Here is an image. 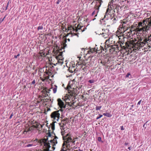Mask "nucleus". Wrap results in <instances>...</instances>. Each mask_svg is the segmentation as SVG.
<instances>
[{"mask_svg": "<svg viewBox=\"0 0 151 151\" xmlns=\"http://www.w3.org/2000/svg\"><path fill=\"white\" fill-rule=\"evenodd\" d=\"M66 40L64 42L62 43L61 44L60 47H59L57 45L55 47L53 50V52L54 55L56 56V58L57 60V63H55L50 64L43 68L39 69V74L40 73H42L43 77H40V79L43 81L48 79L50 76L52 74H54L55 72V69L53 65H56L59 63V60H62V54L63 52L64 51V49L66 47L67 45L66 44Z\"/></svg>", "mask_w": 151, "mask_h": 151, "instance_id": "obj_1", "label": "nucleus"}, {"mask_svg": "<svg viewBox=\"0 0 151 151\" xmlns=\"http://www.w3.org/2000/svg\"><path fill=\"white\" fill-rule=\"evenodd\" d=\"M151 27V17L143 20L137 23L134 22L130 27V30L135 32L136 34L141 33L149 30Z\"/></svg>", "mask_w": 151, "mask_h": 151, "instance_id": "obj_2", "label": "nucleus"}, {"mask_svg": "<svg viewBox=\"0 0 151 151\" xmlns=\"http://www.w3.org/2000/svg\"><path fill=\"white\" fill-rule=\"evenodd\" d=\"M58 137L55 136L54 138L53 139L49 141L48 138H44L40 139H36L34 140V141H36L37 144H39L40 145H44L43 150L39 149L36 151H52L54 150L55 147V146L57 144L58 142L57 139Z\"/></svg>", "mask_w": 151, "mask_h": 151, "instance_id": "obj_3", "label": "nucleus"}, {"mask_svg": "<svg viewBox=\"0 0 151 151\" xmlns=\"http://www.w3.org/2000/svg\"><path fill=\"white\" fill-rule=\"evenodd\" d=\"M63 131H62V134L63 136V139L64 141L63 144L62 149L60 151H67L68 150H71V149H75L76 148V147L75 139H72L69 133L64 136L63 133Z\"/></svg>", "mask_w": 151, "mask_h": 151, "instance_id": "obj_4", "label": "nucleus"}, {"mask_svg": "<svg viewBox=\"0 0 151 151\" xmlns=\"http://www.w3.org/2000/svg\"><path fill=\"white\" fill-rule=\"evenodd\" d=\"M86 29L85 26L80 25L79 24H76L73 26H68V29H66V31L72 35H76L78 37L80 33L84 31Z\"/></svg>", "mask_w": 151, "mask_h": 151, "instance_id": "obj_5", "label": "nucleus"}, {"mask_svg": "<svg viewBox=\"0 0 151 151\" xmlns=\"http://www.w3.org/2000/svg\"><path fill=\"white\" fill-rule=\"evenodd\" d=\"M137 41L136 42V46L137 47H139V49L144 47L147 44L149 47L148 50L151 47V34L148 35H142L140 37H137Z\"/></svg>", "mask_w": 151, "mask_h": 151, "instance_id": "obj_6", "label": "nucleus"}, {"mask_svg": "<svg viewBox=\"0 0 151 151\" xmlns=\"http://www.w3.org/2000/svg\"><path fill=\"white\" fill-rule=\"evenodd\" d=\"M120 38H119V40L117 41L118 45L119 47V49L121 50L122 49H125L127 48L130 49L131 47L133 48V50H139V47H137L136 46V42L137 41V39H136L134 41L127 42H124V40L120 41Z\"/></svg>", "mask_w": 151, "mask_h": 151, "instance_id": "obj_7", "label": "nucleus"}, {"mask_svg": "<svg viewBox=\"0 0 151 151\" xmlns=\"http://www.w3.org/2000/svg\"><path fill=\"white\" fill-rule=\"evenodd\" d=\"M79 88L76 87L75 88L73 85H70L69 83L66 87V89L68 90V94H66L64 98L63 99L66 103H69L70 99L73 97H75L76 94L77 89L79 90Z\"/></svg>", "mask_w": 151, "mask_h": 151, "instance_id": "obj_8", "label": "nucleus"}, {"mask_svg": "<svg viewBox=\"0 0 151 151\" xmlns=\"http://www.w3.org/2000/svg\"><path fill=\"white\" fill-rule=\"evenodd\" d=\"M121 24L119 27L120 28L118 29L117 31L119 32L122 33L123 32L122 30L128 29L130 28L132 22L127 18L121 20Z\"/></svg>", "mask_w": 151, "mask_h": 151, "instance_id": "obj_9", "label": "nucleus"}, {"mask_svg": "<svg viewBox=\"0 0 151 151\" xmlns=\"http://www.w3.org/2000/svg\"><path fill=\"white\" fill-rule=\"evenodd\" d=\"M91 57L89 56L87 58L83 60V61H79L76 63V66L79 68H82L83 69L85 67L83 68V66L85 65H90L91 64Z\"/></svg>", "mask_w": 151, "mask_h": 151, "instance_id": "obj_10", "label": "nucleus"}, {"mask_svg": "<svg viewBox=\"0 0 151 151\" xmlns=\"http://www.w3.org/2000/svg\"><path fill=\"white\" fill-rule=\"evenodd\" d=\"M60 110L54 111L50 114V117L55 122L58 121L60 119Z\"/></svg>", "mask_w": 151, "mask_h": 151, "instance_id": "obj_11", "label": "nucleus"}, {"mask_svg": "<svg viewBox=\"0 0 151 151\" xmlns=\"http://www.w3.org/2000/svg\"><path fill=\"white\" fill-rule=\"evenodd\" d=\"M111 45L106 43L105 44V45L102 44L101 45L100 47V49L101 50V52H103L104 51L106 52L107 51H109L110 52V48Z\"/></svg>", "mask_w": 151, "mask_h": 151, "instance_id": "obj_12", "label": "nucleus"}, {"mask_svg": "<svg viewBox=\"0 0 151 151\" xmlns=\"http://www.w3.org/2000/svg\"><path fill=\"white\" fill-rule=\"evenodd\" d=\"M116 37H109V39L106 41L105 44H107L110 45H116L117 44V42H116L115 41Z\"/></svg>", "mask_w": 151, "mask_h": 151, "instance_id": "obj_13", "label": "nucleus"}, {"mask_svg": "<svg viewBox=\"0 0 151 151\" xmlns=\"http://www.w3.org/2000/svg\"><path fill=\"white\" fill-rule=\"evenodd\" d=\"M41 94L39 96L38 99H41V98H45L49 94V92L47 91L46 88H44L41 91Z\"/></svg>", "mask_w": 151, "mask_h": 151, "instance_id": "obj_14", "label": "nucleus"}, {"mask_svg": "<svg viewBox=\"0 0 151 151\" xmlns=\"http://www.w3.org/2000/svg\"><path fill=\"white\" fill-rule=\"evenodd\" d=\"M128 29H125L122 30V31L123 32V37L126 38H128L131 37L132 36V31L130 29L129 31H128Z\"/></svg>", "mask_w": 151, "mask_h": 151, "instance_id": "obj_15", "label": "nucleus"}, {"mask_svg": "<svg viewBox=\"0 0 151 151\" xmlns=\"http://www.w3.org/2000/svg\"><path fill=\"white\" fill-rule=\"evenodd\" d=\"M57 101L58 102V104L61 109L60 110L62 111H63L62 109L63 108L65 109L66 107V106L64 104L63 102L60 99H57Z\"/></svg>", "mask_w": 151, "mask_h": 151, "instance_id": "obj_16", "label": "nucleus"}, {"mask_svg": "<svg viewBox=\"0 0 151 151\" xmlns=\"http://www.w3.org/2000/svg\"><path fill=\"white\" fill-rule=\"evenodd\" d=\"M110 52L111 53H113L114 51H117L116 50H121V49H119V45L118 44L116 45H111Z\"/></svg>", "mask_w": 151, "mask_h": 151, "instance_id": "obj_17", "label": "nucleus"}, {"mask_svg": "<svg viewBox=\"0 0 151 151\" xmlns=\"http://www.w3.org/2000/svg\"><path fill=\"white\" fill-rule=\"evenodd\" d=\"M76 66V68H78V67L76 66V65L74 63H71L70 65V67L69 68L68 70L69 71V72L70 73H73L74 72L75 70V67ZM79 66H78V68L79 69H81V68H79Z\"/></svg>", "mask_w": 151, "mask_h": 151, "instance_id": "obj_18", "label": "nucleus"}, {"mask_svg": "<svg viewBox=\"0 0 151 151\" xmlns=\"http://www.w3.org/2000/svg\"><path fill=\"white\" fill-rule=\"evenodd\" d=\"M98 2H96V4L95 5L94 7V9H99V7L101 6V4L103 2L102 0H96Z\"/></svg>", "mask_w": 151, "mask_h": 151, "instance_id": "obj_19", "label": "nucleus"}, {"mask_svg": "<svg viewBox=\"0 0 151 151\" xmlns=\"http://www.w3.org/2000/svg\"><path fill=\"white\" fill-rule=\"evenodd\" d=\"M110 63V60L107 58H106L104 60L103 59L102 60H101L100 63H101L103 65H107L109 64Z\"/></svg>", "mask_w": 151, "mask_h": 151, "instance_id": "obj_20", "label": "nucleus"}, {"mask_svg": "<svg viewBox=\"0 0 151 151\" xmlns=\"http://www.w3.org/2000/svg\"><path fill=\"white\" fill-rule=\"evenodd\" d=\"M111 21L112 22L111 24H113L115 23L117 20L116 17H115V15L114 14L113 15L111 16Z\"/></svg>", "mask_w": 151, "mask_h": 151, "instance_id": "obj_21", "label": "nucleus"}, {"mask_svg": "<svg viewBox=\"0 0 151 151\" xmlns=\"http://www.w3.org/2000/svg\"><path fill=\"white\" fill-rule=\"evenodd\" d=\"M39 99L41 100V101H42L43 104L45 105H47V102L50 101V100L49 99H45V98H41V99Z\"/></svg>", "mask_w": 151, "mask_h": 151, "instance_id": "obj_22", "label": "nucleus"}, {"mask_svg": "<svg viewBox=\"0 0 151 151\" xmlns=\"http://www.w3.org/2000/svg\"><path fill=\"white\" fill-rule=\"evenodd\" d=\"M95 50H96L95 48H92L90 50H87V53H86V55L87 54H90L93 52H94L96 51Z\"/></svg>", "mask_w": 151, "mask_h": 151, "instance_id": "obj_23", "label": "nucleus"}, {"mask_svg": "<svg viewBox=\"0 0 151 151\" xmlns=\"http://www.w3.org/2000/svg\"><path fill=\"white\" fill-rule=\"evenodd\" d=\"M95 9V10H94V11H93V12L92 13V15L93 16L95 14H96L95 15V17H96L97 16V13H98L99 12V9L98 10V9Z\"/></svg>", "mask_w": 151, "mask_h": 151, "instance_id": "obj_24", "label": "nucleus"}, {"mask_svg": "<svg viewBox=\"0 0 151 151\" xmlns=\"http://www.w3.org/2000/svg\"><path fill=\"white\" fill-rule=\"evenodd\" d=\"M103 115H104V116H107V117H111L112 116L111 114H110L109 113H107V112L103 113Z\"/></svg>", "mask_w": 151, "mask_h": 151, "instance_id": "obj_25", "label": "nucleus"}, {"mask_svg": "<svg viewBox=\"0 0 151 151\" xmlns=\"http://www.w3.org/2000/svg\"><path fill=\"white\" fill-rule=\"evenodd\" d=\"M29 131L28 127H26L25 129L24 130L23 132V133L24 134H26L27 132Z\"/></svg>", "mask_w": 151, "mask_h": 151, "instance_id": "obj_26", "label": "nucleus"}, {"mask_svg": "<svg viewBox=\"0 0 151 151\" xmlns=\"http://www.w3.org/2000/svg\"><path fill=\"white\" fill-rule=\"evenodd\" d=\"M43 55H41L40 54H39V53L37 54V57L39 59H41L42 60L43 59V58H44L43 57Z\"/></svg>", "mask_w": 151, "mask_h": 151, "instance_id": "obj_27", "label": "nucleus"}, {"mask_svg": "<svg viewBox=\"0 0 151 151\" xmlns=\"http://www.w3.org/2000/svg\"><path fill=\"white\" fill-rule=\"evenodd\" d=\"M54 123H55V122H54L50 124L51 125V129L52 130H54L55 129Z\"/></svg>", "mask_w": 151, "mask_h": 151, "instance_id": "obj_28", "label": "nucleus"}, {"mask_svg": "<svg viewBox=\"0 0 151 151\" xmlns=\"http://www.w3.org/2000/svg\"><path fill=\"white\" fill-rule=\"evenodd\" d=\"M34 125H32L31 126H30L29 127H28L29 129V131H30L32 130L33 129H34Z\"/></svg>", "mask_w": 151, "mask_h": 151, "instance_id": "obj_29", "label": "nucleus"}, {"mask_svg": "<svg viewBox=\"0 0 151 151\" xmlns=\"http://www.w3.org/2000/svg\"><path fill=\"white\" fill-rule=\"evenodd\" d=\"M59 126L61 127V128H63L65 125L62 122H61L59 124Z\"/></svg>", "mask_w": 151, "mask_h": 151, "instance_id": "obj_30", "label": "nucleus"}, {"mask_svg": "<svg viewBox=\"0 0 151 151\" xmlns=\"http://www.w3.org/2000/svg\"><path fill=\"white\" fill-rule=\"evenodd\" d=\"M102 107L101 106H96V111H98V110H100Z\"/></svg>", "mask_w": 151, "mask_h": 151, "instance_id": "obj_31", "label": "nucleus"}, {"mask_svg": "<svg viewBox=\"0 0 151 151\" xmlns=\"http://www.w3.org/2000/svg\"><path fill=\"white\" fill-rule=\"evenodd\" d=\"M102 35H103V37L104 38H106V37H108V35L107 34H106V33H103L102 34Z\"/></svg>", "mask_w": 151, "mask_h": 151, "instance_id": "obj_32", "label": "nucleus"}, {"mask_svg": "<svg viewBox=\"0 0 151 151\" xmlns=\"http://www.w3.org/2000/svg\"><path fill=\"white\" fill-rule=\"evenodd\" d=\"M35 146V145H33V144H29L27 145L26 147H31L32 146Z\"/></svg>", "mask_w": 151, "mask_h": 151, "instance_id": "obj_33", "label": "nucleus"}, {"mask_svg": "<svg viewBox=\"0 0 151 151\" xmlns=\"http://www.w3.org/2000/svg\"><path fill=\"white\" fill-rule=\"evenodd\" d=\"M40 125V124H36V125H34V128H37L39 126V125Z\"/></svg>", "mask_w": 151, "mask_h": 151, "instance_id": "obj_34", "label": "nucleus"}, {"mask_svg": "<svg viewBox=\"0 0 151 151\" xmlns=\"http://www.w3.org/2000/svg\"><path fill=\"white\" fill-rule=\"evenodd\" d=\"M39 54H41V55H42L43 57H44L45 56V52H40L39 53Z\"/></svg>", "mask_w": 151, "mask_h": 151, "instance_id": "obj_35", "label": "nucleus"}, {"mask_svg": "<svg viewBox=\"0 0 151 151\" xmlns=\"http://www.w3.org/2000/svg\"><path fill=\"white\" fill-rule=\"evenodd\" d=\"M57 90V87H55L53 88V93H55L56 92Z\"/></svg>", "mask_w": 151, "mask_h": 151, "instance_id": "obj_36", "label": "nucleus"}, {"mask_svg": "<svg viewBox=\"0 0 151 151\" xmlns=\"http://www.w3.org/2000/svg\"><path fill=\"white\" fill-rule=\"evenodd\" d=\"M43 27L42 26H40L38 27V30H42L43 29Z\"/></svg>", "mask_w": 151, "mask_h": 151, "instance_id": "obj_37", "label": "nucleus"}, {"mask_svg": "<svg viewBox=\"0 0 151 151\" xmlns=\"http://www.w3.org/2000/svg\"><path fill=\"white\" fill-rule=\"evenodd\" d=\"M99 115V116H98L96 118V119L97 120V119H100V118H101V117L102 116V115L101 114H100Z\"/></svg>", "mask_w": 151, "mask_h": 151, "instance_id": "obj_38", "label": "nucleus"}, {"mask_svg": "<svg viewBox=\"0 0 151 151\" xmlns=\"http://www.w3.org/2000/svg\"><path fill=\"white\" fill-rule=\"evenodd\" d=\"M90 83H93L94 82V81L93 80H89V81H88Z\"/></svg>", "mask_w": 151, "mask_h": 151, "instance_id": "obj_39", "label": "nucleus"}, {"mask_svg": "<svg viewBox=\"0 0 151 151\" xmlns=\"http://www.w3.org/2000/svg\"><path fill=\"white\" fill-rule=\"evenodd\" d=\"M35 80H33V81L32 82L31 84H35Z\"/></svg>", "mask_w": 151, "mask_h": 151, "instance_id": "obj_40", "label": "nucleus"}, {"mask_svg": "<svg viewBox=\"0 0 151 151\" xmlns=\"http://www.w3.org/2000/svg\"><path fill=\"white\" fill-rule=\"evenodd\" d=\"M67 118H64V119H63L61 121H64V122L67 121Z\"/></svg>", "mask_w": 151, "mask_h": 151, "instance_id": "obj_41", "label": "nucleus"}, {"mask_svg": "<svg viewBox=\"0 0 151 151\" xmlns=\"http://www.w3.org/2000/svg\"><path fill=\"white\" fill-rule=\"evenodd\" d=\"M61 122H62V123H63L65 125H66V123H67V121H65V122H64V121H61Z\"/></svg>", "mask_w": 151, "mask_h": 151, "instance_id": "obj_42", "label": "nucleus"}, {"mask_svg": "<svg viewBox=\"0 0 151 151\" xmlns=\"http://www.w3.org/2000/svg\"><path fill=\"white\" fill-rule=\"evenodd\" d=\"M129 8V6H126L124 7V9H127Z\"/></svg>", "mask_w": 151, "mask_h": 151, "instance_id": "obj_43", "label": "nucleus"}, {"mask_svg": "<svg viewBox=\"0 0 151 151\" xmlns=\"http://www.w3.org/2000/svg\"><path fill=\"white\" fill-rule=\"evenodd\" d=\"M13 115V113H12V114L10 115V116L9 117V119H11L12 117V116Z\"/></svg>", "mask_w": 151, "mask_h": 151, "instance_id": "obj_44", "label": "nucleus"}, {"mask_svg": "<svg viewBox=\"0 0 151 151\" xmlns=\"http://www.w3.org/2000/svg\"><path fill=\"white\" fill-rule=\"evenodd\" d=\"M130 75V74L129 73H127V74L126 76V77H129V76Z\"/></svg>", "mask_w": 151, "mask_h": 151, "instance_id": "obj_45", "label": "nucleus"}, {"mask_svg": "<svg viewBox=\"0 0 151 151\" xmlns=\"http://www.w3.org/2000/svg\"><path fill=\"white\" fill-rule=\"evenodd\" d=\"M9 4V2H8L7 4V6L5 10H6L7 9L8 7V6Z\"/></svg>", "mask_w": 151, "mask_h": 151, "instance_id": "obj_46", "label": "nucleus"}, {"mask_svg": "<svg viewBox=\"0 0 151 151\" xmlns=\"http://www.w3.org/2000/svg\"><path fill=\"white\" fill-rule=\"evenodd\" d=\"M142 101V100H140L138 103L137 105H140L141 101Z\"/></svg>", "mask_w": 151, "mask_h": 151, "instance_id": "obj_47", "label": "nucleus"}, {"mask_svg": "<svg viewBox=\"0 0 151 151\" xmlns=\"http://www.w3.org/2000/svg\"><path fill=\"white\" fill-rule=\"evenodd\" d=\"M98 140L99 141H100L101 140V137H98Z\"/></svg>", "mask_w": 151, "mask_h": 151, "instance_id": "obj_48", "label": "nucleus"}, {"mask_svg": "<svg viewBox=\"0 0 151 151\" xmlns=\"http://www.w3.org/2000/svg\"><path fill=\"white\" fill-rule=\"evenodd\" d=\"M121 130H124V128L123 126H121Z\"/></svg>", "mask_w": 151, "mask_h": 151, "instance_id": "obj_49", "label": "nucleus"}, {"mask_svg": "<svg viewBox=\"0 0 151 151\" xmlns=\"http://www.w3.org/2000/svg\"><path fill=\"white\" fill-rule=\"evenodd\" d=\"M33 141L35 143V144H33V145H38V144H37V142H36V141H34V140H33Z\"/></svg>", "mask_w": 151, "mask_h": 151, "instance_id": "obj_50", "label": "nucleus"}, {"mask_svg": "<svg viewBox=\"0 0 151 151\" xmlns=\"http://www.w3.org/2000/svg\"><path fill=\"white\" fill-rule=\"evenodd\" d=\"M60 1L58 0V1L56 2V4H59Z\"/></svg>", "mask_w": 151, "mask_h": 151, "instance_id": "obj_51", "label": "nucleus"}, {"mask_svg": "<svg viewBox=\"0 0 151 151\" xmlns=\"http://www.w3.org/2000/svg\"><path fill=\"white\" fill-rule=\"evenodd\" d=\"M128 144V143L127 142H125L124 143V145H127Z\"/></svg>", "mask_w": 151, "mask_h": 151, "instance_id": "obj_52", "label": "nucleus"}, {"mask_svg": "<svg viewBox=\"0 0 151 151\" xmlns=\"http://www.w3.org/2000/svg\"><path fill=\"white\" fill-rule=\"evenodd\" d=\"M51 136V135L50 133H49V134H48V136L49 137H50V136Z\"/></svg>", "mask_w": 151, "mask_h": 151, "instance_id": "obj_53", "label": "nucleus"}, {"mask_svg": "<svg viewBox=\"0 0 151 151\" xmlns=\"http://www.w3.org/2000/svg\"><path fill=\"white\" fill-rule=\"evenodd\" d=\"M143 127H145V128H146V127H145V124H144L143 125Z\"/></svg>", "mask_w": 151, "mask_h": 151, "instance_id": "obj_54", "label": "nucleus"}, {"mask_svg": "<svg viewBox=\"0 0 151 151\" xmlns=\"http://www.w3.org/2000/svg\"><path fill=\"white\" fill-rule=\"evenodd\" d=\"M128 149H129V150H131V147H128Z\"/></svg>", "mask_w": 151, "mask_h": 151, "instance_id": "obj_55", "label": "nucleus"}, {"mask_svg": "<svg viewBox=\"0 0 151 151\" xmlns=\"http://www.w3.org/2000/svg\"><path fill=\"white\" fill-rule=\"evenodd\" d=\"M5 17H4V18L3 19H2V20H1V22H2L4 20V18H5Z\"/></svg>", "mask_w": 151, "mask_h": 151, "instance_id": "obj_56", "label": "nucleus"}, {"mask_svg": "<svg viewBox=\"0 0 151 151\" xmlns=\"http://www.w3.org/2000/svg\"><path fill=\"white\" fill-rule=\"evenodd\" d=\"M78 151H83L82 150H81L80 149H79Z\"/></svg>", "mask_w": 151, "mask_h": 151, "instance_id": "obj_57", "label": "nucleus"}, {"mask_svg": "<svg viewBox=\"0 0 151 151\" xmlns=\"http://www.w3.org/2000/svg\"><path fill=\"white\" fill-rule=\"evenodd\" d=\"M119 0H116V1H117V2H119Z\"/></svg>", "mask_w": 151, "mask_h": 151, "instance_id": "obj_58", "label": "nucleus"}, {"mask_svg": "<svg viewBox=\"0 0 151 151\" xmlns=\"http://www.w3.org/2000/svg\"><path fill=\"white\" fill-rule=\"evenodd\" d=\"M41 128H42L43 127V125H41Z\"/></svg>", "mask_w": 151, "mask_h": 151, "instance_id": "obj_59", "label": "nucleus"}, {"mask_svg": "<svg viewBox=\"0 0 151 151\" xmlns=\"http://www.w3.org/2000/svg\"><path fill=\"white\" fill-rule=\"evenodd\" d=\"M74 151H78V150H75Z\"/></svg>", "mask_w": 151, "mask_h": 151, "instance_id": "obj_60", "label": "nucleus"}, {"mask_svg": "<svg viewBox=\"0 0 151 151\" xmlns=\"http://www.w3.org/2000/svg\"><path fill=\"white\" fill-rule=\"evenodd\" d=\"M19 54H18V55H17V56H19Z\"/></svg>", "mask_w": 151, "mask_h": 151, "instance_id": "obj_61", "label": "nucleus"}, {"mask_svg": "<svg viewBox=\"0 0 151 151\" xmlns=\"http://www.w3.org/2000/svg\"><path fill=\"white\" fill-rule=\"evenodd\" d=\"M68 40H69V41H70V39H68Z\"/></svg>", "mask_w": 151, "mask_h": 151, "instance_id": "obj_62", "label": "nucleus"}, {"mask_svg": "<svg viewBox=\"0 0 151 151\" xmlns=\"http://www.w3.org/2000/svg\"><path fill=\"white\" fill-rule=\"evenodd\" d=\"M93 2H92V3H91V4H92V3H93Z\"/></svg>", "mask_w": 151, "mask_h": 151, "instance_id": "obj_63", "label": "nucleus"}]
</instances>
